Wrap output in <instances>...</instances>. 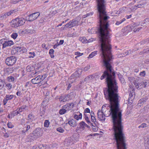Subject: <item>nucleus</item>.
<instances>
[{
	"label": "nucleus",
	"instance_id": "obj_1",
	"mask_svg": "<svg viewBox=\"0 0 149 149\" xmlns=\"http://www.w3.org/2000/svg\"><path fill=\"white\" fill-rule=\"evenodd\" d=\"M103 65L106 68L103 74L101 77L102 80L106 78L108 88L104 91V93L107 100H109L111 105L105 104L102 107V110H99L97 113V117L100 120L104 121L105 116L108 117L111 114L113 123V128L114 131V137L116 145H124L125 139L122 132L123 126L122 123L121 113L119 108V96L118 87L115 79V73L110 64L112 58H102Z\"/></svg>",
	"mask_w": 149,
	"mask_h": 149
},
{
	"label": "nucleus",
	"instance_id": "obj_2",
	"mask_svg": "<svg viewBox=\"0 0 149 149\" xmlns=\"http://www.w3.org/2000/svg\"><path fill=\"white\" fill-rule=\"evenodd\" d=\"M96 1L100 23L99 31L100 50H111V45L110 44L109 25L107 22V19L109 17L107 16L104 0H96Z\"/></svg>",
	"mask_w": 149,
	"mask_h": 149
},
{
	"label": "nucleus",
	"instance_id": "obj_3",
	"mask_svg": "<svg viewBox=\"0 0 149 149\" xmlns=\"http://www.w3.org/2000/svg\"><path fill=\"white\" fill-rule=\"evenodd\" d=\"M12 26L14 27H17L19 26L23 25L25 23V20L24 18H17L13 20Z\"/></svg>",
	"mask_w": 149,
	"mask_h": 149
},
{
	"label": "nucleus",
	"instance_id": "obj_4",
	"mask_svg": "<svg viewBox=\"0 0 149 149\" xmlns=\"http://www.w3.org/2000/svg\"><path fill=\"white\" fill-rule=\"evenodd\" d=\"M45 74L39 75L35 78L32 79L31 80L32 83L34 84H38L42 83V82L46 77Z\"/></svg>",
	"mask_w": 149,
	"mask_h": 149
},
{
	"label": "nucleus",
	"instance_id": "obj_5",
	"mask_svg": "<svg viewBox=\"0 0 149 149\" xmlns=\"http://www.w3.org/2000/svg\"><path fill=\"white\" fill-rule=\"evenodd\" d=\"M82 70L81 69H78L72 75L69 79V81L72 83L76 79L77 77H79L81 74Z\"/></svg>",
	"mask_w": 149,
	"mask_h": 149
},
{
	"label": "nucleus",
	"instance_id": "obj_6",
	"mask_svg": "<svg viewBox=\"0 0 149 149\" xmlns=\"http://www.w3.org/2000/svg\"><path fill=\"white\" fill-rule=\"evenodd\" d=\"M16 58L14 56H12L7 58L5 60L6 64L9 66L13 65L16 62Z\"/></svg>",
	"mask_w": 149,
	"mask_h": 149
},
{
	"label": "nucleus",
	"instance_id": "obj_7",
	"mask_svg": "<svg viewBox=\"0 0 149 149\" xmlns=\"http://www.w3.org/2000/svg\"><path fill=\"white\" fill-rule=\"evenodd\" d=\"M43 134L42 130L40 128L36 129L33 132L32 134L36 138H38L41 136Z\"/></svg>",
	"mask_w": 149,
	"mask_h": 149
},
{
	"label": "nucleus",
	"instance_id": "obj_8",
	"mask_svg": "<svg viewBox=\"0 0 149 149\" xmlns=\"http://www.w3.org/2000/svg\"><path fill=\"white\" fill-rule=\"evenodd\" d=\"M78 24V21L75 19H73L72 20L70 21L68 23L65 25V26L67 28H70L71 27L77 25Z\"/></svg>",
	"mask_w": 149,
	"mask_h": 149
},
{
	"label": "nucleus",
	"instance_id": "obj_9",
	"mask_svg": "<svg viewBox=\"0 0 149 149\" xmlns=\"http://www.w3.org/2000/svg\"><path fill=\"white\" fill-rule=\"evenodd\" d=\"M40 15V13L39 12H37L30 14L28 16V20L30 22L36 19Z\"/></svg>",
	"mask_w": 149,
	"mask_h": 149
},
{
	"label": "nucleus",
	"instance_id": "obj_10",
	"mask_svg": "<svg viewBox=\"0 0 149 149\" xmlns=\"http://www.w3.org/2000/svg\"><path fill=\"white\" fill-rule=\"evenodd\" d=\"M22 32H24L26 34L30 33L32 34L35 33V31L34 29L33 28L32 26H29L25 29Z\"/></svg>",
	"mask_w": 149,
	"mask_h": 149
},
{
	"label": "nucleus",
	"instance_id": "obj_11",
	"mask_svg": "<svg viewBox=\"0 0 149 149\" xmlns=\"http://www.w3.org/2000/svg\"><path fill=\"white\" fill-rule=\"evenodd\" d=\"M70 95L69 94L65 95V96H61L59 98V101L60 102H65L70 99Z\"/></svg>",
	"mask_w": 149,
	"mask_h": 149
},
{
	"label": "nucleus",
	"instance_id": "obj_12",
	"mask_svg": "<svg viewBox=\"0 0 149 149\" xmlns=\"http://www.w3.org/2000/svg\"><path fill=\"white\" fill-rule=\"evenodd\" d=\"M14 97V95H6L3 100V105H5L8 100L12 99Z\"/></svg>",
	"mask_w": 149,
	"mask_h": 149
},
{
	"label": "nucleus",
	"instance_id": "obj_13",
	"mask_svg": "<svg viewBox=\"0 0 149 149\" xmlns=\"http://www.w3.org/2000/svg\"><path fill=\"white\" fill-rule=\"evenodd\" d=\"M13 42L11 40L6 41L3 44V48H4L7 46H10L13 45Z\"/></svg>",
	"mask_w": 149,
	"mask_h": 149
},
{
	"label": "nucleus",
	"instance_id": "obj_14",
	"mask_svg": "<svg viewBox=\"0 0 149 149\" xmlns=\"http://www.w3.org/2000/svg\"><path fill=\"white\" fill-rule=\"evenodd\" d=\"M95 77L93 74L87 77L84 79V81L86 82L91 81L93 80Z\"/></svg>",
	"mask_w": 149,
	"mask_h": 149
},
{
	"label": "nucleus",
	"instance_id": "obj_15",
	"mask_svg": "<svg viewBox=\"0 0 149 149\" xmlns=\"http://www.w3.org/2000/svg\"><path fill=\"white\" fill-rule=\"evenodd\" d=\"M79 40L80 41L83 43H87L88 42H91L93 41V40H91V39H89V40L88 41L86 39V38L84 37H81L79 38Z\"/></svg>",
	"mask_w": 149,
	"mask_h": 149
},
{
	"label": "nucleus",
	"instance_id": "obj_16",
	"mask_svg": "<svg viewBox=\"0 0 149 149\" xmlns=\"http://www.w3.org/2000/svg\"><path fill=\"white\" fill-rule=\"evenodd\" d=\"M68 123L69 125L73 127H75L77 125V123L76 120L73 119H72L70 120H69L68 122Z\"/></svg>",
	"mask_w": 149,
	"mask_h": 149
},
{
	"label": "nucleus",
	"instance_id": "obj_17",
	"mask_svg": "<svg viewBox=\"0 0 149 149\" xmlns=\"http://www.w3.org/2000/svg\"><path fill=\"white\" fill-rule=\"evenodd\" d=\"M73 105L72 103H68L63 106V108L65 109L67 111H68L70 108L73 107Z\"/></svg>",
	"mask_w": 149,
	"mask_h": 149
},
{
	"label": "nucleus",
	"instance_id": "obj_18",
	"mask_svg": "<svg viewBox=\"0 0 149 149\" xmlns=\"http://www.w3.org/2000/svg\"><path fill=\"white\" fill-rule=\"evenodd\" d=\"M134 84L136 88L137 89H140L144 87V84H143V81L141 83L138 82L137 83L136 82H134Z\"/></svg>",
	"mask_w": 149,
	"mask_h": 149
},
{
	"label": "nucleus",
	"instance_id": "obj_19",
	"mask_svg": "<svg viewBox=\"0 0 149 149\" xmlns=\"http://www.w3.org/2000/svg\"><path fill=\"white\" fill-rule=\"evenodd\" d=\"M91 121L92 122H93L95 125H96V123H97L96 122L94 113L93 111H91Z\"/></svg>",
	"mask_w": 149,
	"mask_h": 149
},
{
	"label": "nucleus",
	"instance_id": "obj_20",
	"mask_svg": "<svg viewBox=\"0 0 149 149\" xmlns=\"http://www.w3.org/2000/svg\"><path fill=\"white\" fill-rule=\"evenodd\" d=\"M133 52V51H131V50L126 51L124 53L121 54V56H120V57L125 56L127 55H129V54H132Z\"/></svg>",
	"mask_w": 149,
	"mask_h": 149
},
{
	"label": "nucleus",
	"instance_id": "obj_21",
	"mask_svg": "<svg viewBox=\"0 0 149 149\" xmlns=\"http://www.w3.org/2000/svg\"><path fill=\"white\" fill-rule=\"evenodd\" d=\"M88 126L84 122L82 121L80 123V128L84 130L85 127H88Z\"/></svg>",
	"mask_w": 149,
	"mask_h": 149
},
{
	"label": "nucleus",
	"instance_id": "obj_22",
	"mask_svg": "<svg viewBox=\"0 0 149 149\" xmlns=\"http://www.w3.org/2000/svg\"><path fill=\"white\" fill-rule=\"evenodd\" d=\"M27 120L30 122L33 121L35 120L34 116L31 114H29L28 116Z\"/></svg>",
	"mask_w": 149,
	"mask_h": 149
},
{
	"label": "nucleus",
	"instance_id": "obj_23",
	"mask_svg": "<svg viewBox=\"0 0 149 149\" xmlns=\"http://www.w3.org/2000/svg\"><path fill=\"white\" fill-rule=\"evenodd\" d=\"M117 149H126V144L125 142L124 143V145L122 143H120L119 144L118 147V144H117Z\"/></svg>",
	"mask_w": 149,
	"mask_h": 149
},
{
	"label": "nucleus",
	"instance_id": "obj_24",
	"mask_svg": "<svg viewBox=\"0 0 149 149\" xmlns=\"http://www.w3.org/2000/svg\"><path fill=\"white\" fill-rule=\"evenodd\" d=\"M82 117V114L81 113H79V114H75L74 115V118L78 120L79 119H81Z\"/></svg>",
	"mask_w": 149,
	"mask_h": 149
},
{
	"label": "nucleus",
	"instance_id": "obj_25",
	"mask_svg": "<svg viewBox=\"0 0 149 149\" xmlns=\"http://www.w3.org/2000/svg\"><path fill=\"white\" fill-rule=\"evenodd\" d=\"M84 117L85 119V120L86 121L87 123L89 124H90V125H91L92 126H94L93 125V123H91L90 120H89V118L87 116V115L84 113Z\"/></svg>",
	"mask_w": 149,
	"mask_h": 149
},
{
	"label": "nucleus",
	"instance_id": "obj_26",
	"mask_svg": "<svg viewBox=\"0 0 149 149\" xmlns=\"http://www.w3.org/2000/svg\"><path fill=\"white\" fill-rule=\"evenodd\" d=\"M19 113L18 111L17 110L14 111L10 113V115L11 117H13Z\"/></svg>",
	"mask_w": 149,
	"mask_h": 149
},
{
	"label": "nucleus",
	"instance_id": "obj_27",
	"mask_svg": "<svg viewBox=\"0 0 149 149\" xmlns=\"http://www.w3.org/2000/svg\"><path fill=\"white\" fill-rule=\"evenodd\" d=\"M97 51H95L92 52L89 56L88 58H92L97 54Z\"/></svg>",
	"mask_w": 149,
	"mask_h": 149
},
{
	"label": "nucleus",
	"instance_id": "obj_28",
	"mask_svg": "<svg viewBox=\"0 0 149 149\" xmlns=\"http://www.w3.org/2000/svg\"><path fill=\"white\" fill-rule=\"evenodd\" d=\"M54 51V50L53 49H51L49 50V54L52 58H53L54 57V56L53 54Z\"/></svg>",
	"mask_w": 149,
	"mask_h": 149
},
{
	"label": "nucleus",
	"instance_id": "obj_29",
	"mask_svg": "<svg viewBox=\"0 0 149 149\" xmlns=\"http://www.w3.org/2000/svg\"><path fill=\"white\" fill-rule=\"evenodd\" d=\"M67 111L65 109L63 108L60 110L59 113L60 114L62 115L65 113Z\"/></svg>",
	"mask_w": 149,
	"mask_h": 149
},
{
	"label": "nucleus",
	"instance_id": "obj_30",
	"mask_svg": "<svg viewBox=\"0 0 149 149\" xmlns=\"http://www.w3.org/2000/svg\"><path fill=\"white\" fill-rule=\"evenodd\" d=\"M45 107H42L40 110V114L42 115L45 112Z\"/></svg>",
	"mask_w": 149,
	"mask_h": 149
},
{
	"label": "nucleus",
	"instance_id": "obj_31",
	"mask_svg": "<svg viewBox=\"0 0 149 149\" xmlns=\"http://www.w3.org/2000/svg\"><path fill=\"white\" fill-rule=\"evenodd\" d=\"M49 122L48 120H45L44 124V126L46 127H48L49 126Z\"/></svg>",
	"mask_w": 149,
	"mask_h": 149
},
{
	"label": "nucleus",
	"instance_id": "obj_32",
	"mask_svg": "<svg viewBox=\"0 0 149 149\" xmlns=\"http://www.w3.org/2000/svg\"><path fill=\"white\" fill-rule=\"evenodd\" d=\"M149 83V82L147 80H144L143 81V84H144V88H146L148 84Z\"/></svg>",
	"mask_w": 149,
	"mask_h": 149
},
{
	"label": "nucleus",
	"instance_id": "obj_33",
	"mask_svg": "<svg viewBox=\"0 0 149 149\" xmlns=\"http://www.w3.org/2000/svg\"><path fill=\"white\" fill-rule=\"evenodd\" d=\"M125 20L126 19L125 18H123L120 21H117L116 23V25H118L123 23L124 21H125Z\"/></svg>",
	"mask_w": 149,
	"mask_h": 149
},
{
	"label": "nucleus",
	"instance_id": "obj_34",
	"mask_svg": "<svg viewBox=\"0 0 149 149\" xmlns=\"http://www.w3.org/2000/svg\"><path fill=\"white\" fill-rule=\"evenodd\" d=\"M6 86L8 89L10 90L12 88V85L10 83H8L6 85Z\"/></svg>",
	"mask_w": 149,
	"mask_h": 149
},
{
	"label": "nucleus",
	"instance_id": "obj_35",
	"mask_svg": "<svg viewBox=\"0 0 149 149\" xmlns=\"http://www.w3.org/2000/svg\"><path fill=\"white\" fill-rule=\"evenodd\" d=\"M144 140L148 145H149V136H146L145 137Z\"/></svg>",
	"mask_w": 149,
	"mask_h": 149
},
{
	"label": "nucleus",
	"instance_id": "obj_36",
	"mask_svg": "<svg viewBox=\"0 0 149 149\" xmlns=\"http://www.w3.org/2000/svg\"><path fill=\"white\" fill-rule=\"evenodd\" d=\"M57 131L60 133H63L64 132V130L61 127H59L57 128Z\"/></svg>",
	"mask_w": 149,
	"mask_h": 149
},
{
	"label": "nucleus",
	"instance_id": "obj_37",
	"mask_svg": "<svg viewBox=\"0 0 149 149\" xmlns=\"http://www.w3.org/2000/svg\"><path fill=\"white\" fill-rule=\"evenodd\" d=\"M75 55H77V56L75 57V58H77L78 57L82 56L83 54V53H80L79 52H76L75 53Z\"/></svg>",
	"mask_w": 149,
	"mask_h": 149
},
{
	"label": "nucleus",
	"instance_id": "obj_38",
	"mask_svg": "<svg viewBox=\"0 0 149 149\" xmlns=\"http://www.w3.org/2000/svg\"><path fill=\"white\" fill-rule=\"evenodd\" d=\"M17 36L18 35L17 33H13L11 35V37L15 39L17 38Z\"/></svg>",
	"mask_w": 149,
	"mask_h": 149
},
{
	"label": "nucleus",
	"instance_id": "obj_39",
	"mask_svg": "<svg viewBox=\"0 0 149 149\" xmlns=\"http://www.w3.org/2000/svg\"><path fill=\"white\" fill-rule=\"evenodd\" d=\"M32 68V67L28 65L26 68V71L28 72H30L31 71Z\"/></svg>",
	"mask_w": 149,
	"mask_h": 149
},
{
	"label": "nucleus",
	"instance_id": "obj_40",
	"mask_svg": "<svg viewBox=\"0 0 149 149\" xmlns=\"http://www.w3.org/2000/svg\"><path fill=\"white\" fill-rule=\"evenodd\" d=\"M17 11V9H15L14 10H13L9 11V13L10 14V15H11L15 13Z\"/></svg>",
	"mask_w": 149,
	"mask_h": 149
},
{
	"label": "nucleus",
	"instance_id": "obj_41",
	"mask_svg": "<svg viewBox=\"0 0 149 149\" xmlns=\"http://www.w3.org/2000/svg\"><path fill=\"white\" fill-rule=\"evenodd\" d=\"M4 86V82L1 80H0V88H2Z\"/></svg>",
	"mask_w": 149,
	"mask_h": 149
},
{
	"label": "nucleus",
	"instance_id": "obj_42",
	"mask_svg": "<svg viewBox=\"0 0 149 149\" xmlns=\"http://www.w3.org/2000/svg\"><path fill=\"white\" fill-rule=\"evenodd\" d=\"M19 1V0H11L10 3L13 4H16Z\"/></svg>",
	"mask_w": 149,
	"mask_h": 149
},
{
	"label": "nucleus",
	"instance_id": "obj_43",
	"mask_svg": "<svg viewBox=\"0 0 149 149\" xmlns=\"http://www.w3.org/2000/svg\"><path fill=\"white\" fill-rule=\"evenodd\" d=\"M8 81L10 82L12 81L13 82L14 81V78L12 76H10L8 77Z\"/></svg>",
	"mask_w": 149,
	"mask_h": 149
},
{
	"label": "nucleus",
	"instance_id": "obj_44",
	"mask_svg": "<svg viewBox=\"0 0 149 149\" xmlns=\"http://www.w3.org/2000/svg\"><path fill=\"white\" fill-rule=\"evenodd\" d=\"M90 65H88L87 66H86L85 68H83V69H82V70H84L85 71H87L88 69H90Z\"/></svg>",
	"mask_w": 149,
	"mask_h": 149
},
{
	"label": "nucleus",
	"instance_id": "obj_45",
	"mask_svg": "<svg viewBox=\"0 0 149 149\" xmlns=\"http://www.w3.org/2000/svg\"><path fill=\"white\" fill-rule=\"evenodd\" d=\"M146 127V124L145 123H143L141 125L139 126L138 127L139 128H143Z\"/></svg>",
	"mask_w": 149,
	"mask_h": 149
},
{
	"label": "nucleus",
	"instance_id": "obj_46",
	"mask_svg": "<svg viewBox=\"0 0 149 149\" xmlns=\"http://www.w3.org/2000/svg\"><path fill=\"white\" fill-rule=\"evenodd\" d=\"M29 54H30L31 55V56H29V58H33L35 56V53L34 52H29Z\"/></svg>",
	"mask_w": 149,
	"mask_h": 149
},
{
	"label": "nucleus",
	"instance_id": "obj_47",
	"mask_svg": "<svg viewBox=\"0 0 149 149\" xmlns=\"http://www.w3.org/2000/svg\"><path fill=\"white\" fill-rule=\"evenodd\" d=\"M39 73L38 72H36V71H33V72H32V74L34 76H35L37 75Z\"/></svg>",
	"mask_w": 149,
	"mask_h": 149
},
{
	"label": "nucleus",
	"instance_id": "obj_48",
	"mask_svg": "<svg viewBox=\"0 0 149 149\" xmlns=\"http://www.w3.org/2000/svg\"><path fill=\"white\" fill-rule=\"evenodd\" d=\"M146 75V72L145 71H143L141 72L140 74V76H142L143 77H144Z\"/></svg>",
	"mask_w": 149,
	"mask_h": 149
},
{
	"label": "nucleus",
	"instance_id": "obj_49",
	"mask_svg": "<svg viewBox=\"0 0 149 149\" xmlns=\"http://www.w3.org/2000/svg\"><path fill=\"white\" fill-rule=\"evenodd\" d=\"M57 12L56 10H55L52 11H51L50 12V14L52 15H55V14L57 13Z\"/></svg>",
	"mask_w": 149,
	"mask_h": 149
},
{
	"label": "nucleus",
	"instance_id": "obj_50",
	"mask_svg": "<svg viewBox=\"0 0 149 149\" xmlns=\"http://www.w3.org/2000/svg\"><path fill=\"white\" fill-rule=\"evenodd\" d=\"M141 27H140L139 28H135L133 30V31L134 32H138L139 31V30H140L141 29Z\"/></svg>",
	"mask_w": 149,
	"mask_h": 149
},
{
	"label": "nucleus",
	"instance_id": "obj_51",
	"mask_svg": "<svg viewBox=\"0 0 149 149\" xmlns=\"http://www.w3.org/2000/svg\"><path fill=\"white\" fill-rule=\"evenodd\" d=\"M7 125L8 128H13V126L11 123H8L7 124Z\"/></svg>",
	"mask_w": 149,
	"mask_h": 149
},
{
	"label": "nucleus",
	"instance_id": "obj_52",
	"mask_svg": "<svg viewBox=\"0 0 149 149\" xmlns=\"http://www.w3.org/2000/svg\"><path fill=\"white\" fill-rule=\"evenodd\" d=\"M90 109L88 108H87L85 109L84 113H85L86 114V113H90Z\"/></svg>",
	"mask_w": 149,
	"mask_h": 149
},
{
	"label": "nucleus",
	"instance_id": "obj_53",
	"mask_svg": "<svg viewBox=\"0 0 149 149\" xmlns=\"http://www.w3.org/2000/svg\"><path fill=\"white\" fill-rule=\"evenodd\" d=\"M4 15L6 18L8 16L10 15L9 12L5 13V14H4Z\"/></svg>",
	"mask_w": 149,
	"mask_h": 149
},
{
	"label": "nucleus",
	"instance_id": "obj_54",
	"mask_svg": "<svg viewBox=\"0 0 149 149\" xmlns=\"http://www.w3.org/2000/svg\"><path fill=\"white\" fill-rule=\"evenodd\" d=\"M4 18H6L4 15H0V20H3Z\"/></svg>",
	"mask_w": 149,
	"mask_h": 149
},
{
	"label": "nucleus",
	"instance_id": "obj_55",
	"mask_svg": "<svg viewBox=\"0 0 149 149\" xmlns=\"http://www.w3.org/2000/svg\"><path fill=\"white\" fill-rule=\"evenodd\" d=\"M16 95L18 96H19L22 95V93L20 91L18 90L17 92L16 93Z\"/></svg>",
	"mask_w": 149,
	"mask_h": 149
},
{
	"label": "nucleus",
	"instance_id": "obj_56",
	"mask_svg": "<svg viewBox=\"0 0 149 149\" xmlns=\"http://www.w3.org/2000/svg\"><path fill=\"white\" fill-rule=\"evenodd\" d=\"M30 125L27 124L26 125V131H27L28 130L30 129Z\"/></svg>",
	"mask_w": 149,
	"mask_h": 149
},
{
	"label": "nucleus",
	"instance_id": "obj_57",
	"mask_svg": "<svg viewBox=\"0 0 149 149\" xmlns=\"http://www.w3.org/2000/svg\"><path fill=\"white\" fill-rule=\"evenodd\" d=\"M91 14V15H92V13H88L86 15H83V17L84 18H85L86 17L89 16Z\"/></svg>",
	"mask_w": 149,
	"mask_h": 149
},
{
	"label": "nucleus",
	"instance_id": "obj_58",
	"mask_svg": "<svg viewBox=\"0 0 149 149\" xmlns=\"http://www.w3.org/2000/svg\"><path fill=\"white\" fill-rule=\"evenodd\" d=\"M144 4H145V3L142 4H139L137 5L138 8H141V7H142L143 6Z\"/></svg>",
	"mask_w": 149,
	"mask_h": 149
},
{
	"label": "nucleus",
	"instance_id": "obj_59",
	"mask_svg": "<svg viewBox=\"0 0 149 149\" xmlns=\"http://www.w3.org/2000/svg\"><path fill=\"white\" fill-rule=\"evenodd\" d=\"M120 80L121 81V82L122 83V84H124V83H125V80L124 79H123L122 77H121V78H120Z\"/></svg>",
	"mask_w": 149,
	"mask_h": 149
},
{
	"label": "nucleus",
	"instance_id": "obj_60",
	"mask_svg": "<svg viewBox=\"0 0 149 149\" xmlns=\"http://www.w3.org/2000/svg\"><path fill=\"white\" fill-rule=\"evenodd\" d=\"M4 137L5 138H8L9 137V134L8 133H5L3 135Z\"/></svg>",
	"mask_w": 149,
	"mask_h": 149
},
{
	"label": "nucleus",
	"instance_id": "obj_61",
	"mask_svg": "<svg viewBox=\"0 0 149 149\" xmlns=\"http://www.w3.org/2000/svg\"><path fill=\"white\" fill-rule=\"evenodd\" d=\"M129 79L130 81L131 82L132 81H134V78H132V77H131V78H129Z\"/></svg>",
	"mask_w": 149,
	"mask_h": 149
},
{
	"label": "nucleus",
	"instance_id": "obj_62",
	"mask_svg": "<svg viewBox=\"0 0 149 149\" xmlns=\"http://www.w3.org/2000/svg\"><path fill=\"white\" fill-rule=\"evenodd\" d=\"M42 48H45L46 49H47V47H46V45L45 44H43L42 45Z\"/></svg>",
	"mask_w": 149,
	"mask_h": 149
},
{
	"label": "nucleus",
	"instance_id": "obj_63",
	"mask_svg": "<svg viewBox=\"0 0 149 149\" xmlns=\"http://www.w3.org/2000/svg\"><path fill=\"white\" fill-rule=\"evenodd\" d=\"M146 120L149 123V115L147 116V118L146 119Z\"/></svg>",
	"mask_w": 149,
	"mask_h": 149
},
{
	"label": "nucleus",
	"instance_id": "obj_64",
	"mask_svg": "<svg viewBox=\"0 0 149 149\" xmlns=\"http://www.w3.org/2000/svg\"><path fill=\"white\" fill-rule=\"evenodd\" d=\"M138 7V6H134V7L132 9V10H136L137 9V7Z\"/></svg>",
	"mask_w": 149,
	"mask_h": 149
}]
</instances>
